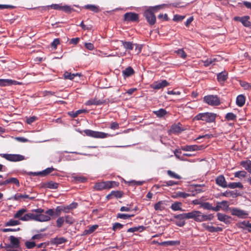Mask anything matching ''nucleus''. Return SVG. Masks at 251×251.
Here are the masks:
<instances>
[{
    "mask_svg": "<svg viewBox=\"0 0 251 251\" xmlns=\"http://www.w3.org/2000/svg\"><path fill=\"white\" fill-rule=\"evenodd\" d=\"M28 214L29 220L45 222L50 220V217L54 215V211L53 209H50L45 212L43 209L37 208L32 210Z\"/></svg>",
    "mask_w": 251,
    "mask_h": 251,
    "instance_id": "f257e3e1",
    "label": "nucleus"
},
{
    "mask_svg": "<svg viewBox=\"0 0 251 251\" xmlns=\"http://www.w3.org/2000/svg\"><path fill=\"white\" fill-rule=\"evenodd\" d=\"M188 219H193L197 222H202L206 221H211L214 218L213 214L204 215L201 211L193 210L187 213Z\"/></svg>",
    "mask_w": 251,
    "mask_h": 251,
    "instance_id": "f03ea898",
    "label": "nucleus"
},
{
    "mask_svg": "<svg viewBox=\"0 0 251 251\" xmlns=\"http://www.w3.org/2000/svg\"><path fill=\"white\" fill-rule=\"evenodd\" d=\"M216 114L213 113H201L197 115L194 118L195 120H201L207 123H211L215 121Z\"/></svg>",
    "mask_w": 251,
    "mask_h": 251,
    "instance_id": "7ed1b4c3",
    "label": "nucleus"
},
{
    "mask_svg": "<svg viewBox=\"0 0 251 251\" xmlns=\"http://www.w3.org/2000/svg\"><path fill=\"white\" fill-rule=\"evenodd\" d=\"M83 132L87 136L96 138H105L110 136V135L108 133L90 129L84 130Z\"/></svg>",
    "mask_w": 251,
    "mask_h": 251,
    "instance_id": "20e7f679",
    "label": "nucleus"
},
{
    "mask_svg": "<svg viewBox=\"0 0 251 251\" xmlns=\"http://www.w3.org/2000/svg\"><path fill=\"white\" fill-rule=\"evenodd\" d=\"M203 101L211 106H217L220 104L219 98L216 95H209L204 97Z\"/></svg>",
    "mask_w": 251,
    "mask_h": 251,
    "instance_id": "39448f33",
    "label": "nucleus"
},
{
    "mask_svg": "<svg viewBox=\"0 0 251 251\" xmlns=\"http://www.w3.org/2000/svg\"><path fill=\"white\" fill-rule=\"evenodd\" d=\"M0 156L8 161L12 162L21 161L25 159L24 156L18 154H0Z\"/></svg>",
    "mask_w": 251,
    "mask_h": 251,
    "instance_id": "423d86ee",
    "label": "nucleus"
},
{
    "mask_svg": "<svg viewBox=\"0 0 251 251\" xmlns=\"http://www.w3.org/2000/svg\"><path fill=\"white\" fill-rule=\"evenodd\" d=\"M175 220L174 221L178 226L182 227L185 224V220L188 219L187 213H182L178 215H175L174 216Z\"/></svg>",
    "mask_w": 251,
    "mask_h": 251,
    "instance_id": "0eeeda50",
    "label": "nucleus"
},
{
    "mask_svg": "<svg viewBox=\"0 0 251 251\" xmlns=\"http://www.w3.org/2000/svg\"><path fill=\"white\" fill-rule=\"evenodd\" d=\"M112 183H115L116 185H119V183L116 181H103L96 183L94 186V188L98 191L109 189L113 187Z\"/></svg>",
    "mask_w": 251,
    "mask_h": 251,
    "instance_id": "6e6552de",
    "label": "nucleus"
},
{
    "mask_svg": "<svg viewBox=\"0 0 251 251\" xmlns=\"http://www.w3.org/2000/svg\"><path fill=\"white\" fill-rule=\"evenodd\" d=\"M144 16L148 22L151 25H153L156 22V17L151 9H148L144 12Z\"/></svg>",
    "mask_w": 251,
    "mask_h": 251,
    "instance_id": "1a4fd4ad",
    "label": "nucleus"
},
{
    "mask_svg": "<svg viewBox=\"0 0 251 251\" xmlns=\"http://www.w3.org/2000/svg\"><path fill=\"white\" fill-rule=\"evenodd\" d=\"M231 214L240 218H246L249 215L248 213L246 211L237 208H234L232 209Z\"/></svg>",
    "mask_w": 251,
    "mask_h": 251,
    "instance_id": "9d476101",
    "label": "nucleus"
},
{
    "mask_svg": "<svg viewBox=\"0 0 251 251\" xmlns=\"http://www.w3.org/2000/svg\"><path fill=\"white\" fill-rule=\"evenodd\" d=\"M169 83L166 80H162L161 81H155L151 85V88L154 89L158 90L163 88L169 85Z\"/></svg>",
    "mask_w": 251,
    "mask_h": 251,
    "instance_id": "9b49d317",
    "label": "nucleus"
},
{
    "mask_svg": "<svg viewBox=\"0 0 251 251\" xmlns=\"http://www.w3.org/2000/svg\"><path fill=\"white\" fill-rule=\"evenodd\" d=\"M125 20L128 22H135L138 20V15L135 13H126L124 15Z\"/></svg>",
    "mask_w": 251,
    "mask_h": 251,
    "instance_id": "f8f14e48",
    "label": "nucleus"
},
{
    "mask_svg": "<svg viewBox=\"0 0 251 251\" xmlns=\"http://www.w3.org/2000/svg\"><path fill=\"white\" fill-rule=\"evenodd\" d=\"M21 83L10 79H0V86L4 87L12 85L20 84Z\"/></svg>",
    "mask_w": 251,
    "mask_h": 251,
    "instance_id": "ddd939ff",
    "label": "nucleus"
},
{
    "mask_svg": "<svg viewBox=\"0 0 251 251\" xmlns=\"http://www.w3.org/2000/svg\"><path fill=\"white\" fill-rule=\"evenodd\" d=\"M204 148L203 146L186 145L182 147V150L186 151H196L201 150Z\"/></svg>",
    "mask_w": 251,
    "mask_h": 251,
    "instance_id": "4468645a",
    "label": "nucleus"
},
{
    "mask_svg": "<svg viewBox=\"0 0 251 251\" xmlns=\"http://www.w3.org/2000/svg\"><path fill=\"white\" fill-rule=\"evenodd\" d=\"M105 102L104 100H98L96 98H94L93 99H91L88 101H87L85 104L86 105L90 106L92 105H99L102 104Z\"/></svg>",
    "mask_w": 251,
    "mask_h": 251,
    "instance_id": "2eb2a0df",
    "label": "nucleus"
},
{
    "mask_svg": "<svg viewBox=\"0 0 251 251\" xmlns=\"http://www.w3.org/2000/svg\"><path fill=\"white\" fill-rule=\"evenodd\" d=\"M216 183L217 185L223 188L227 187V184L225 177L223 175L219 176L216 178Z\"/></svg>",
    "mask_w": 251,
    "mask_h": 251,
    "instance_id": "dca6fc26",
    "label": "nucleus"
},
{
    "mask_svg": "<svg viewBox=\"0 0 251 251\" xmlns=\"http://www.w3.org/2000/svg\"><path fill=\"white\" fill-rule=\"evenodd\" d=\"M202 226L205 229L211 232H214L222 230V228L220 227H214L206 223L202 224Z\"/></svg>",
    "mask_w": 251,
    "mask_h": 251,
    "instance_id": "f3484780",
    "label": "nucleus"
},
{
    "mask_svg": "<svg viewBox=\"0 0 251 251\" xmlns=\"http://www.w3.org/2000/svg\"><path fill=\"white\" fill-rule=\"evenodd\" d=\"M249 17L248 16H244L243 17H235L234 20L236 21H240L242 24L247 27L250 25V22L249 21Z\"/></svg>",
    "mask_w": 251,
    "mask_h": 251,
    "instance_id": "a211bd4d",
    "label": "nucleus"
},
{
    "mask_svg": "<svg viewBox=\"0 0 251 251\" xmlns=\"http://www.w3.org/2000/svg\"><path fill=\"white\" fill-rule=\"evenodd\" d=\"M61 212H63L65 213H68L70 212L69 209L67 206H58L55 208V215L57 216L60 215Z\"/></svg>",
    "mask_w": 251,
    "mask_h": 251,
    "instance_id": "6ab92c4d",
    "label": "nucleus"
},
{
    "mask_svg": "<svg viewBox=\"0 0 251 251\" xmlns=\"http://www.w3.org/2000/svg\"><path fill=\"white\" fill-rule=\"evenodd\" d=\"M21 199L33 200L34 199V197H29L26 194H16L13 197V199L15 201H20Z\"/></svg>",
    "mask_w": 251,
    "mask_h": 251,
    "instance_id": "aec40b11",
    "label": "nucleus"
},
{
    "mask_svg": "<svg viewBox=\"0 0 251 251\" xmlns=\"http://www.w3.org/2000/svg\"><path fill=\"white\" fill-rule=\"evenodd\" d=\"M182 203L180 202H175L172 204L171 208L174 211H184V210L182 208Z\"/></svg>",
    "mask_w": 251,
    "mask_h": 251,
    "instance_id": "412c9836",
    "label": "nucleus"
},
{
    "mask_svg": "<svg viewBox=\"0 0 251 251\" xmlns=\"http://www.w3.org/2000/svg\"><path fill=\"white\" fill-rule=\"evenodd\" d=\"M122 196H123V194L121 192L118 191H114L111 192L110 194L106 196V198L107 199H110L113 197H115L116 198H120L122 197Z\"/></svg>",
    "mask_w": 251,
    "mask_h": 251,
    "instance_id": "4be33fe9",
    "label": "nucleus"
},
{
    "mask_svg": "<svg viewBox=\"0 0 251 251\" xmlns=\"http://www.w3.org/2000/svg\"><path fill=\"white\" fill-rule=\"evenodd\" d=\"M217 58H208L205 61H203L204 63V66L205 67H208L210 65H213L215 64V62L218 61Z\"/></svg>",
    "mask_w": 251,
    "mask_h": 251,
    "instance_id": "5701e85b",
    "label": "nucleus"
},
{
    "mask_svg": "<svg viewBox=\"0 0 251 251\" xmlns=\"http://www.w3.org/2000/svg\"><path fill=\"white\" fill-rule=\"evenodd\" d=\"M44 187L47 188L56 189L58 187V184L50 181L44 184Z\"/></svg>",
    "mask_w": 251,
    "mask_h": 251,
    "instance_id": "b1692460",
    "label": "nucleus"
},
{
    "mask_svg": "<svg viewBox=\"0 0 251 251\" xmlns=\"http://www.w3.org/2000/svg\"><path fill=\"white\" fill-rule=\"evenodd\" d=\"M241 165L251 174V161L247 160L242 161Z\"/></svg>",
    "mask_w": 251,
    "mask_h": 251,
    "instance_id": "393cba45",
    "label": "nucleus"
},
{
    "mask_svg": "<svg viewBox=\"0 0 251 251\" xmlns=\"http://www.w3.org/2000/svg\"><path fill=\"white\" fill-rule=\"evenodd\" d=\"M10 243L14 248H17L19 247V240L13 236L10 237Z\"/></svg>",
    "mask_w": 251,
    "mask_h": 251,
    "instance_id": "a878e982",
    "label": "nucleus"
},
{
    "mask_svg": "<svg viewBox=\"0 0 251 251\" xmlns=\"http://www.w3.org/2000/svg\"><path fill=\"white\" fill-rule=\"evenodd\" d=\"M183 129L180 126L179 124L177 125H174L171 126V131L173 133H177L181 132Z\"/></svg>",
    "mask_w": 251,
    "mask_h": 251,
    "instance_id": "bb28decb",
    "label": "nucleus"
},
{
    "mask_svg": "<svg viewBox=\"0 0 251 251\" xmlns=\"http://www.w3.org/2000/svg\"><path fill=\"white\" fill-rule=\"evenodd\" d=\"M122 73L125 77H129L134 73V71L131 67H128Z\"/></svg>",
    "mask_w": 251,
    "mask_h": 251,
    "instance_id": "cd10ccee",
    "label": "nucleus"
},
{
    "mask_svg": "<svg viewBox=\"0 0 251 251\" xmlns=\"http://www.w3.org/2000/svg\"><path fill=\"white\" fill-rule=\"evenodd\" d=\"M87 112H88V110H87L86 109H79V110L76 111L75 112H73V111L69 112L68 113V114L73 118H75L79 114H80L83 113H87Z\"/></svg>",
    "mask_w": 251,
    "mask_h": 251,
    "instance_id": "c85d7f7f",
    "label": "nucleus"
},
{
    "mask_svg": "<svg viewBox=\"0 0 251 251\" xmlns=\"http://www.w3.org/2000/svg\"><path fill=\"white\" fill-rule=\"evenodd\" d=\"M227 187L230 189H235L237 188L243 189V185L241 182H230L227 184Z\"/></svg>",
    "mask_w": 251,
    "mask_h": 251,
    "instance_id": "c756f323",
    "label": "nucleus"
},
{
    "mask_svg": "<svg viewBox=\"0 0 251 251\" xmlns=\"http://www.w3.org/2000/svg\"><path fill=\"white\" fill-rule=\"evenodd\" d=\"M180 244V242L179 241H165L159 243V245L162 246H175L178 245Z\"/></svg>",
    "mask_w": 251,
    "mask_h": 251,
    "instance_id": "7c9ffc66",
    "label": "nucleus"
},
{
    "mask_svg": "<svg viewBox=\"0 0 251 251\" xmlns=\"http://www.w3.org/2000/svg\"><path fill=\"white\" fill-rule=\"evenodd\" d=\"M245 102V98L242 95H239L236 98V104L239 106H242Z\"/></svg>",
    "mask_w": 251,
    "mask_h": 251,
    "instance_id": "2f4dec72",
    "label": "nucleus"
},
{
    "mask_svg": "<svg viewBox=\"0 0 251 251\" xmlns=\"http://www.w3.org/2000/svg\"><path fill=\"white\" fill-rule=\"evenodd\" d=\"M227 73L226 72L219 73L217 75L218 80L220 82L225 81L227 79Z\"/></svg>",
    "mask_w": 251,
    "mask_h": 251,
    "instance_id": "473e14b6",
    "label": "nucleus"
},
{
    "mask_svg": "<svg viewBox=\"0 0 251 251\" xmlns=\"http://www.w3.org/2000/svg\"><path fill=\"white\" fill-rule=\"evenodd\" d=\"M218 219L222 222H224L225 223H226L228 221L229 219V217L228 216L222 214L221 213H218L217 214Z\"/></svg>",
    "mask_w": 251,
    "mask_h": 251,
    "instance_id": "72a5a7b5",
    "label": "nucleus"
},
{
    "mask_svg": "<svg viewBox=\"0 0 251 251\" xmlns=\"http://www.w3.org/2000/svg\"><path fill=\"white\" fill-rule=\"evenodd\" d=\"M98 227V225H93L89 227L88 229H86L84 231L83 234L84 235L90 234L93 233L97 228Z\"/></svg>",
    "mask_w": 251,
    "mask_h": 251,
    "instance_id": "f704fd0d",
    "label": "nucleus"
},
{
    "mask_svg": "<svg viewBox=\"0 0 251 251\" xmlns=\"http://www.w3.org/2000/svg\"><path fill=\"white\" fill-rule=\"evenodd\" d=\"M153 113L158 117L161 118L167 114V111L165 109L161 108L158 110L153 111Z\"/></svg>",
    "mask_w": 251,
    "mask_h": 251,
    "instance_id": "c9c22d12",
    "label": "nucleus"
},
{
    "mask_svg": "<svg viewBox=\"0 0 251 251\" xmlns=\"http://www.w3.org/2000/svg\"><path fill=\"white\" fill-rule=\"evenodd\" d=\"M78 75V74L77 73L71 74V73H69L68 72H65L64 74V77L65 79L72 80L75 76Z\"/></svg>",
    "mask_w": 251,
    "mask_h": 251,
    "instance_id": "e433bc0d",
    "label": "nucleus"
},
{
    "mask_svg": "<svg viewBox=\"0 0 251 251\" xmlns=\"http://www.w3.org/2000/svg\"><path fill=\"white\" fill-rule=\"evenodd\" d=\"M124 48L127 50H132L133 49V44L130 42H124L121 41Z\"/></svg>",
    "mask_w": 251,
    "mask_h": 251,
    "instance_id": "4c0bfd02",
    "label": "nucleus"
},
{
    "mask_svg": "<svg viewBox=\"0 0 251 251\" xmlns=\"http://www.w3.org/2000/svg\"><path fill=\"white\" fill-rule=\"evenodd\" d=\"M154 208L155 210L162 211L164 210L165 209V207L163 204V202L162 201L158 202L154 205Z\"/></svg>",
    "mask_w": 251,
    "mask_h": 251,
    "instance_id": "58836bf2",
    "label": "nucleus"
},
{
    "mask_svg": "<svg viewBox=\"0 0 251 251\" xmlns=\"http://www.w3.org/2000/svg\"><path fill=\"white\" fill-rule=\"evenodd\" d=\"M246 175L247 173L244 171H238L234 173V176L239 178H244L246 177Z\"/></svg>",
    "mask_w": 251,
    "mask_h": 251,
    "instance_id": "ea45409f",
    "label": "nucleus"
},
{
    "mask_svg": "<svg viewBox=\"0 0 251 251\" xmlns=\"http://www.w3.org/2000/svg\"><path fill=\"white\" fill-rule=\"evenodd\" d=\"M20 224V222L18 220H15L13 219H11L7 222H6L5 224V226H14L19 225Z\"/></svg>",
    "mask_w": 251,
    "mask_h": 251,
    "instance_id": "a19ab883",
    "label": "nucleus"
},
{
    "mask_svg": "<svg viewBox=\"0 0 251 251\" xmlns=\"http://www.w3.org/2000/svg\"><path fill=\"white\" fill-rule=\"evenodd\" d=\"M190 196V194L188 193H186L182 192H177L176 193L175 197H180L182 198H186Z\"/></svg>",
    "mask_w": 251,
    "mask_h": 251,
    "instance_id": "79ce46f5",
    "label": "nucleus"
},
{
    "mask_svg": "<svg viewBox=\"0 0 251 251\" xmlns=\"http://www.w3.org/2000/svg\"><path fill=\"white\" fill-rule=\"evenodd\" d=\"M64 217L65 223L68 224L72 225L75 222V220L70 215H66Z\"/></svg>",
    "mask_w": 251,
    "mask_h": 251,
    "instance_id": "37998d69",
    "label": "nucleus"
},
{
    "mask_svg": "<svg viewBox=\"0 0 251 251\" xmlns=\"http://www.w3.org/2000/svg\"><path fill=\"white\" fill-rule=\"evenodd\" d=\"M225 118L228 121H234L236 119V116L233 113H228L226 114Z\"/></svg>",
    "mask_w": 251,
    "mask_h": 251,
    "instance_id": "c03bdc74",
    "label": "nucleus"
},
{
    "mask_svg": "<svg viewBox=\"0 0 251 251\" xmlns=\"http://www.w3.org/2000/svg\"><path fill=\"white\" fill-rule=\"evenodd\" d=\"M26 211V209H21L18 210L16 213L14 215V218H21L22 216Z\"/></svg>",
    "mask_w": 251,
    "mask_h": 251,
    "instance_id": "a18cd8bd",
    "label": "nucleus"
},
{
    "mask_svg": "<svg viewBox=\"0 0 251 251\" xmlns=\"http://www.w3.org/2000/svg\"><path fill=\"white\" fill-rule=\"evenodd\" d=\"M176 52L179 57L183 59H185L187 57V54L185 52L183 49H179Z\"/></svg>",
    "mask_w": 251,
    "mask_h": 251,
    "instance_id": "49530a36",
    "label": "nucleus"
},
{
    "mask_svg": "<svg viewBox=\"0 0 251 251\" xmlns=\"http://www.w3.org/2000/svg\"><path fill=\"white\" fill-rule=\"evenodd\" d=\"M200 204L201 206L205 209L212 210V205L209 202H201Z\"/></svg>",
    "mask_w": 251,
    "mask_h": 251,
    "instance_id": "de8ad7c7",
    "label": "nucleus"
},
{
    "mask_svg": "<svg viewBox=\"0 0 251 251\" xmlns=\"http://www.w3.org/2000/svg\"><path fill=\"white\" fill-rule=\"evenodd\" d=\"M167 174L170 177H171L172 178H175L178 179H179L181 178V176L179 175H178V174H176V173H175L172 171H170V170L168 171Z\"/></svg>",
    "mask_w": 251,
    "mask_h": 251,
    "instance_id": "09e8293b",
    "label": "nucleus"
},
{
    "mask_svg": "<svg viewBox=\"0 0 251 251\" xmlns=\"http://www.w3.org/2000/svg\"><path fill=\"white\" fill-rule=\"evenodd\" d=\"M240 85L246 90L251 91V85L246 81H240Z\"/></svg>",
    "mask_w": 251,
    "mask_h": 251,
    "instance_id": "8fccbe9b",
    "label": "nucleus"
},
{
    "mask_svg": "<svg viewBox=\"0 0 251 251\" xmlns=\"http://www.w3.org/2000/svg\"><path fill=\"white\" fill-rule=\"evenodd\" d=\"M65 222L64 217H60L56 220V226L58 227H61L62 226Z\"/></svg>",
    "mask_w": 251,
    "mask_h": 251,
    "instance_id": "3c124183",
    "label": "nucleus"
},
{
    "mask_svg": "<svg viewBox=\"0 0 251 251\" xmlns=\"http://www.w3.org/2000/svg\"><path fill=\"white\" fill-rule=\"evenodd\" d=\"M132 216H133V215H128V214H123V213H118L117 216V218L122 219H127Z\"/></svg>",
    "mask_w": 251,
    "mask_h": 251,
    "instance_id": "603ef678",
    "label": "nucleus"
},
{
    "mask_svg": "<svg viewBox=\"0 0 251 251\" xmlns=\"http://www.w3.org/2000/svg\"><path fill=\"white\" fill-rule=\"evenodd\" d=\"M54 170V169L52 167L47 168L44 171H41L42 176H46V175L52 172Z\"/></svg>",
    "mask_w": 251,
    "mask_h": 251,
    "instance_id": "864d4df0",
    "label": "nucleus"
},
{
    "mask_svg": "<svg viewBox=\"0 0 251 251\" xmlns=\"http://www.w3.org/2000/svg\"><path fill=\"white\" fill-rule=\"evenodd\" d=\"M239 226L240 227L242 228L245 227L251 228V223H250L249 221H244L242 222H241L239 223Z\"/></svg>",
    "mask_w": 251,
    "mask_h": 251,
    "instance_id": "5fc2aeb1",
    "label": "nucleus"
},
{
    "mask_svg": "<svg viewBox=\"0 0 251 251\" xmlns=\"http://www.w3.org/2000/svg\"><path fill=\"white\" fill-rule=\"evenodd\" d=\"M25 246L26 248L28 249H31L33 248L35 246H36V244L33 241H26L25 243Z\"/></svg>",
    "mask_w": 251,
    "mask_h": 251,
    "instance_id": "6e6d98bb",
    "label": "nucleus"
},
{
    "mask_svg": "<svg viewBox=\"0 0 251 251\" xmlns=\"http://www.w3.org/2000/svg\"><path fill=\"white\" fill-rule=\"evenodd\" d=\"M67 241V240L63 238H56L54 239V243L56 244H61L65 243Z\"/></svg>",
    "mask_w": 251,
    "mask_h": 251,
    "instance_id": "4d7b16f0",
    "label": "nucleus"
},
{
    "mask_svg": "<svg viewBox=\"0 0 251 251\" xmlns=\"http://www.w3.org/2000/svg\"><path fill=\"white\" fill-rule=\"evenodd\" d=\"M85 7L95 12H97L99 11L98 7L94 5H87L85 6Z\"/></svg>",
    "mask_w": 251,
    "mask_h": 251,
    "instance_id": "13d9d810",
    "label": "nucleus"
},
{
    "mask_svg": "<svg viewBox=\"0 0 251 251\" xmlns=\"http://www.w3.org/2000/svg\"><path fill=\"white\" fill-rule=\"evenodd\" d=\"M123 226H124L120 223H116L113 224L112 228L113 230L116 231L117 230L121 229Z\"/></svg>",
    "mask_w": 251,
    "mask_h": 251,
    "instance_id": "bf43d9fd",
    "label": "nucleus"
},
{
    "mask_svg": "<svg viewBox=\"0 0 251 251\" xmlns=\"http://www.w3.org/2000/svg\"><path fill=\"white\" fill-rule=\"evenodd\" d=\"M73 10V8L69 5L61 6V10L66 13H70Z\"/></svg>",
    "mask_w": 251,
    "mask_h": 251,
    "instance_id": "052dcab7",
    "label": "nucleus"
},
{
    "mask_svg": "<svg viewBox=\"0 0 251 251\" xmlns=\"http://www.w3.org/2000/svg\"><path fill=\"white\" fill-rule=\"evenodd\" d=\"M61 6L60 4H52L50 5H48V7H50L52 9H55V10H61Z\"/></svg>",
    "mask_w": 251,
    "mask_h": 251,
    "instance_id": "680f3d73",
    "label": "nucleus"
},
{
    "mask_svg": "<svg viewBox=\"0 0 251 251\" xmlns=\"http://www.w3.org/2000/svg\"><path fill=\"white\" fill-rule=\"evenodd\" d=\"M185 18L184 16L175 15L174 17L173 20L176 22L181 21Z\"/></svg>",
    "mask_w": 251,
    "mask_h": 251,
    "instance_id": "e2e57ef3",
    "label": "nucleus"
},
{
    "mask_svg": "<svg viewBox=\"0 0 251 251\" xmlns=\"http://www.w3.org/2000/svg\"><path fill=\"white\" fill-rule=\"evenodd\" d=\"M219 204L222 206V209L223 210H226L228 207V202L226 201H222L219 202Z\"/></svg>",
    "mask_w": 251,
    "mask_h": 251,
    "instance_id": "0e129e2a",
    "label": "nucleus"
},
{
    "mask_svg": "<svg viewBox=\"0 0 251 251\" xmlns=\"http://www.w3.org/2000/svg\"><path fill=\"white\" fill-rule=\"evenodd\" d=\"M9 183H13L15 184L17 186H19V180L15 178V177H11L8 179Z\"/></svg>",
    "mask_w": 251,
    "mask_h": 251,
    "instance_id": "69168bd1",
    "label": "nucleus"
},
{
    "mask_svg": "<svg viewBox=\"0 0 251 251\" xmlns=\"http://www.w3.org/2000/svg\"><path fill=\"white\" fill-rule=\"evenodd\" d=\"M84 46L87 49L90 50H93L94 48L93 44L91 43H86Z\"/></svg>",
    "mask_w": 251,
    "mask_h": 251,
    "instance_id": "338daca9",
    "label": "nucleus"
},
{
    "mask_svg": "<svg viewBox=\"0 0 251 251\" xmlns=\"http://www.w3.org/2000/svg\"><path fill=\"white\" fill-rule=\"evenodd\" d=\"M77 206V203L73 202V203H71L70 204L67 205V207L69 209V210L70 211V210L76 208Z\"/></svg>",
    "mask_w": 251,
    "mask_h": 251,
    "instance_id": "774afa93",
    "label": "nucleus"
}]
</instances>
